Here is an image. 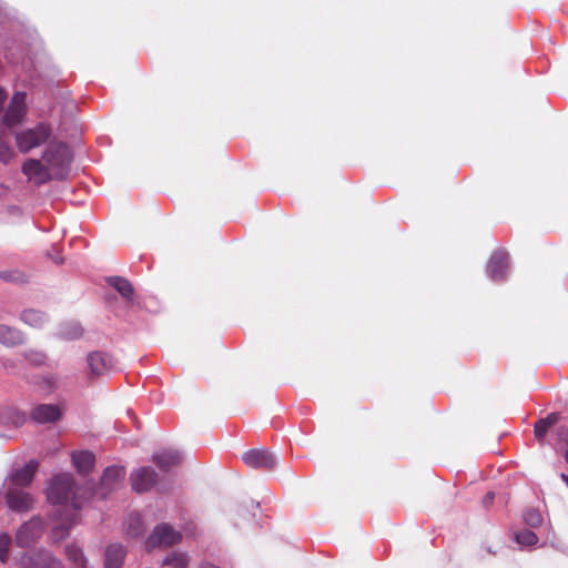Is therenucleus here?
<instances>
[{
	"instance_id": "obj_1",
	"label": "nucleus",
	"mask_w": 568,
	"mask_h": 568,
	"mask_svg": "<svg viewBox=\"0 0 568 568\" xmlns=\"http://www.w3.org/2000/svg\"><path fill=\"white\" fill-rule=\"evenodd\" d=\"M79 490L73 476L68 473L59 474L50 481L47 497L52 505L58 506L51 517V538L55 541L64 539L77 523L78 510L81 507Z\"/></svg>"
},
{
	"instance_id": "obj_2",
	"label": "nucleus",
	"mask_w": 568,
	"mask_h": 568,
	"mask_svg": "<svg viewBox=\"0 0 568 568\" xmlns=\"http://www.w3.org/2000/svg\"><path fill=\"white\" fill-rule=\"evenodd\" d=\"M42 160L48 164L55 180H63L68 176L72 155L65 143L50 141L43 152Z\"/></svg>"
},
{
	"instance_id": "obj_3",
	"label": "nucleus",
	"mask_w": 568,
	"mask_h": 568,
	"mask_svg": "<svg viewBox=\"0 0 568 568\" xmlns=\"http://www.w3.org/2000/svg\"><path fill=\"white\" fill-rule=\"evenodd\" d=\"M52 136L50 125L40 123L34 128L26 129L16 133V144L21 153H28L31 150L47 143Z\"/></svg>"
},
{
	"instance_id": "obj_4",
	"label": "nucleus",
	"mask_w": 568,
	"mask_h": 568,
	"mask_svg": "<svg viewBox=\"0 0 568 568\" xmlns=\"http://www.w3.org/2000/svg\"><path fill=\"white\" fill-rule=\"evenodd\" d=\"M181 540V534L168 524L158 525L146 539L145 546L149 549L155 547H169Z\"/></svg>"
},
{
	"instance_id": "obj_5",
	"label": "nucleus",
	"mask_w": 568,
	"mask_h": 568,
	"mask_svg": "<svg viewBox=\"0 0 568 568\" xmlns=\"http://www.w3.org/2000/svg\"><path fill=\"white\" fill-rule=\"evenodd\" d=\"M22 173L37 185L45 184L54 179L48 164L38 159L27 160L22 165Z\"/></svg>"
},
{
	"instance_id": "obj_6",
	"label": "nucleus",
	"mask_w": 568,
	"mask_h": 568,
	"mask_svg": "<svg viewBox=\"0 0 568 568\" xmlns=\"http://www.w3.org/2000/svg\"><path fill=\"white\" fill-rule=\"evenodd\" d=\"M38 469V462L30 460L23 467L14 469L4 480V488L17 487L24 489L29 486Z\"/></svg>"
},
{
	"instance_id": "obj_7",
	"label": "nucleus",
	"mask_w": 568,
	"mask_h": 568,
	"mask_svg": "<svg viewBox=\"0 0 568 568\" xmlns=\"http://www.w3.org/2000/svg\"><path fill=\"white\" fill-rule=\"evenodd\" d=\"M4 498L8 507L18 513L29 511L34 505L33 496L17 487L6 488Z\"/></svg>"
},
{
	"instance_id": "obj_8",
	"label": "nucleus",
	"mask_w": 568,
	"mask_h": 568,
	"mask_svg": "<svg viewBox=\"0 0 568 568\" xmlns=\"http://www.w3.org/2000/svg\"><path fill=\"white\" fill-rule=\"evenodd\" d=\"M43 532V523L39 517H33L23 524L17 531V542L21 547H28L38 540Z\"/></svg>"
},
{
	"instance_id": "obj_9",
	"label": "nucleus",
	"mask_w": 568,
	"mask_h": 568,
	"mask_svg": "<svg viewBox=\"0 0 568 568\" xmlns=\"http://www.w3.org/2000/svg\"><path fill=\"white\" fill-rule=\"evenodd\" d=\"M243 462L252 468L272 470L276 466L275 456L265 449H251L243 454Z\"/></svg>"
},
{
	"instance_id": "obj_10",
	"label": "nucleus",
	"mask_w": 568,
	"mask_h": 568,
	"mask_svg": "<svg viewBox=\"0 0 568 568\" xmlns=\"http://www.w3.org/2000/svg\"><path fill=\"white\" fill-rule=\"evenodd\" d=\"M487 276L495 282L505 280L508 272V255L504 251H496L491 254L487 267Z\"/></svg>"
},
{
	"instance_id": "obj_11",
	"label": "nucleus",
	"mask_w": 568,
	"mask_h": 568,
	"mask_svg": "<svg viewBox=\"0 0 568 568\" xmlns=\"http://www.w3.org/2000/svg\"><path fill=\"white\" fill-rule=\"evenodd\" d=\"M26 113V93L16 92L11 99L10 105L3 116L7 126L19 124Z\"/></svg>"
},
{
	"instance_id": "obj_12",
	"label": "nucleus",
	"mask_w": 568,
	"mask_h": 568,
	"mask_svg": "<svg viewBox=\"0 0 568 568\" xmlns=\"http://www.w3.org/2000/svg\"><path fill=\"white\" fill-rule=\"evenodd\" d=\"M89 373L92 377L102 376L113 367L112 357L102 352H91L87 356Z\"/></svg>"
},
{
	"instance_id": "obj_13",
	"label": "nucleus",
	"mask_w": 568,
	"mask_h": 568,
	"mask_svg": "<svg viewBox=\"0 0 568 568\" xmlns=\"http://www.w3.org/2000/svg\"><path fill=\"white\" fill-rule=\"evenodd\" d=\"M156 473L151 467H141L134 470L131 476L132 488L138 493L148 491L156 483Z\"/></svg>"
},
{
	"instance_id": "obj_14",
	"label": "nucleus",
	"mask_w": 568,
	"mask_h": 568,
	"mask_svg": "<svg viewBox=\"0 0 568 568\" xmlns=\"http://www.w3.org/2000/svg\"><path fill=\"white\" fill-rule=\"evenodd\" d=\"M125 477V469L120 466L108 467L101 478V489L104 491L103 495L114 490L119 487Z\"/></svg>"
},
{
	"instance_id": "obj_15",
	"label": "nucleus",
	"mask_w": 568,
	"mask_h": 568,
	"mask_svg": "<svg viewBox=\"0 0 568 568\" xmlns=\"http://www.w3.org/2000/svg\"><path fill=\"white\" fill-rule=\"evenodd\" d=\"M60 416V408L53 404L38 405L31 412V418L39 424L55 422Z\"/></svg>"
},
{
	"instance_id": "obj_16",
	"label": "nucleus",
	"mask_w": 568,
	"mask_h": 568,
	"mask_svg": "<svg viewBox=\"0 0 568 568\" xmlns=\"http://www.w3.org/2000/svg\"><path fill=\"white\" fill-rule=\"evenodd\" d=\"M126 549L119 542L110 544L104 552V568H122Z\"/></svg>"
},
{
	"instance_id": "obj_17",
	"label": "nucleus",
	"mask_w": 568,
	"mask_h": 568,
	"mask_svg": "<svg viewBox=\"0 0 568 568\" xmlns=\"http://www.w3.org/2000/svg\"><path fill=\"white\" fill-rule=\"evenodd\" d=\"M71 457L73 466L81 475L89 474L94 467L95 456L89 450L74 452Z\"/></svg>"
},
{
	"instance_id": "obj_18",
	"label": "nucleus",
	"mask_w": 568,
	"mask_h": 568,
	"mask_svg": "<svg viewBox=\"0 0 568 568\" xmlns=\"http://www.w3.org/2000/svg\"><path fill=\"white\" fill-rule=\"evenodd\" d=\"M181 454L174 449H163L153 455V460L162 470H168L181 462Z\"/></svg>"
},
{
	"instance_id": "obj_19",
	"label": "nucleus",
	"mask_w": 568,
	"mask_h": 568,
	"mask_svg": "<svg viewBox=\"0 0 568 568\" xmlns=\"http://www.w3.org/2000/svg\"><path fill=\"white\" fill-rule=\"evenodd\" d=\"M24 335L19 329L0 324V343L8 347L23 344Z\"/></svg>"
},
{
	"instance_id": "obj_20",
	"label": "nucleus",
	"mask_w": 568,
	"mask_h": 568,
	"mask_svg": "<svg viewBox=\"0 0 568 568\" xmlns=\"http://www.w3.org/2000/svg\"><path fill=\"white\" fill-rule=\"evenodd\" d=\"M20 320L34 328H41L48 321L45 313L34 308H28L21 312Z\"/></svg>"
},
{
	"instance_id": "obj_21",
	"label": "nucleus",
	"mask_w": 568,
	"mask_h": 568,
	"mask_svg": "<svg viewBox=\"0 0 568 568\" xmlns=\"http://www.w3.org/2000/svg\"><path fill=\"white\" fill-rule=\"evenodd\" d=\"M82 334H83L82 326L80 325V323L74 322V321L62 323L57 333V335L60 338L65 339V341L78 339L82 336Z\"/></svg>"
},
{
	"instance_id": "obj_22",
	"label": "nucleus",
	"mask_w": 568,
	"mask_h": 568,
	"mask_svg": "<svg viewBox=\"0 0 568 568\" xmlns=\"http://www.w3.org/2000/svg\"><path fill=\"white\" fill-rule=\"evenodd\" d=\"M34 568H63L60 560L54 558L49 551H40L31 558Z\"/></svg>"
},
{
	"instance_id": "obj_23",
	"label": "nucleus",
	"mask_w": 568,
	"mask_h": 568,
	"mask_svg": "<svg viewBox=\"0 0 568 568\" xmlns=\"http://www.w3.org/2000/svg\"><path fill=\"white\" fill-rule=\"evenodd\" d=\"M145 530L144 524L138 514H130L125 521V532L131 538H138Z\"/></svg>"
},
{
	"instance_id": "obj_24",
	"label": "nucleus",
	"mask_w": 568,
	"mask_h": 568,
	"mask_svg": "<svg viewBox=\"0 0 568 568\" xmlns=\"http://www.w3.org/2000/svg\"><path fill=\"white\" fill-rule=\"evenodd\" d=\"M190 558L185 552H171L163 558L161 566L163 568H187Z\"/></svg>"
},
{
	"instance_id": "obj_25",
	"label": "nucleus",
	"mask_w": 568,
	"mask_h": 568,
	"mask_svg": "<svg viewBox=\"0 0 568 568\" xmlns=\"http://www.w3.org/2000/svg\"><path fill=\"white\" fill-rule=\"evenodd\" d=\"M109 284L114 287L123 298L131 300L133 295V287L131 283L120 276H113L108 280Z\"/></svg>"
},
{
	"instance_id": "obj_26",
	"label": "nucleus",
	"mask_w": 568,
	"mask_h": 568,
	"mask_svg": "<svg viewBox=\"0 0 568 568\" xmlns=\"http://www.w3.org/2000/svg\"><path fill=\"white\" fill-rule=\"evenodd\" d=\"M0 418L4 424H9L14 427H19V426L23 425L24 422L27 420L24 413H22L21 410L17 409V408L4 409L1 413Z\"/></svg>"
},
{
	"instance_id": "obj_27",
	"label": "nucleus",
	"mask_w": 568,
	"mask_h": 568,
	"mask_svg": "<svg viewBox=\"0 0 568 568\" xmlns=\"http://www.w3.org/2000/svg\"><path fill=\"white\" fill-rule=\"evenodd\" d=\"M65 555L75 568H87V558L80 547L68 545L65 547Z\"/></svg>"
},
{
	"instance_id": "obj_28",
	"label": "nucleus",
	"mask_w": 568,
	"mask_h": 568,
	"mask_svg": "<svg viewBox=\"0 0 568 568\" xmlns=\"http://www.w3.org/2000/svg\"><path fill=\"white\" fill-rule=\"evenodd\" d=\"M558 415L555 413L549 414L546 418L539 419L535 424L534 434L537 439H542L547 434L548 429L556 424Z\"/></svg>"
},
{
	"instance_id": "obj_29",
	"label": "nucleus",
	"mask_w": 568,
	"mask_h": 568,
	"mask_svg": "<svg viewBox=\"0 0 568 568\" xmlns=\"http://www.w3.org/2000/svg\"><path fill=\"white\" fill-rule=\"evenodd\" d=\"M515 540L521 547H531L535 546L538 541V536L536 532L531 530H521L515 534Z\"/></svg>"
},
{
	"instance_id": "obj_30",
	"label": "nucleus",
	"mask_w": 568,
	"mask_h": 568,
	"mask_svg": "<svg viewBox=\"0 0 568 568\" xmlns=\"http://www.w3.org/2000/svg\"><path fill=\"white\" fill-rule=\"evenodd\" d=\"M23 357L26 361H28L30 364L34 366H42L47 363V354L42 351L37 349H27L23 352Z\"/></svg>"
},
{
	"instance_id": "obj_31",
	"label": "nucleus",
	"mask_w": 568,
	"mask_h": 568,
	"mask_svg": "<svg viewBox=\"0 0 568 568\" xmlns=\"http://www.w3.org/2000/svg\"><path fill=\"white\" fill-rule=\"evenodd\" d=\"M0 277L6 282L11 283H24L27 281L26 274L18 270L3 271L0 273Z\"/></svg>"
},
{
	"instance_id": "obj_32",
	"label": "nucleus",
	"mask_w": 568,
	"mask_h": 568,
	"mask_svg": "<svg viewBox=\"0 0 568 568\" xmlns=\"http://www.w3.org/2000/svg\"><path fill=\"white\" fill-rule=\"evenodd\" d=\"M524 520L531 528H537L542 524V516L536 509H528L524 515Z\"/></svg>"
},
{
	"instance_id": "obj_33",
	"label": "nucleus",
	"mask_w": 568,
	"mask_h": 568,
	"mask_svg": "<svg viewBox=\"0 0 568 568\" xmlns=\"http://www.w3.org/2000/svg\"><path fill=\"white\" fill-rule=\"evenodd\" d=\"M14 151L12 146L3 141H0V163L7 164L13 159Z\"/></svg>"
},
{
	"instance_id": "obj_34",
	"label": "nucleus",
	"mask_w": 568,
	"mask_h": 568,
	"mask_svg": "<svg viewBox=\"0 0 568 568\" xmlns=\"http://www.w3.org/2000/svg\"><path fill=\"white\" fill-rule=\"evenodd\" d=\"M11 539L7 534L0 535V561L6 562Z\"/></svg>"
},
{
	"instance_id": "obj_35",
	"label": "nucleus",
	"mask_w": 568,
	"mask_h": 568,
	"mask_svg": "<svg viewBox=\"0 0 568 568\" xmlns=\"http://www.w3.org/2000/svg\"><path fill=\"white\" fill-rule=\"evenodd\" d=\"M43 382L45 383L44 389L51 392L57 386V377L49 375L43 377Z\"/></svg>"
},
{
	"instance_id": "obj_36",
	"label": "nucleus",
	"mask_w": 568,
	"mask_h": 568,
	"mask_svg": "<svg viewBox=\"0 0 568 568\" xmlns=\"http://www.w3.org/2000/svg\"><path fill=\"white\" fill-rule=\"evenodd\" d=\"M557 435L560 440L568 443V426H560Z\"/></svg>"
},
{
	"instance_id": "obj_37",
	"label": "nucleus",
	"mask_w": 568,
	"mask_h": 568,
	"mask_svg": "<svg viewBox=\"0 0 568 568\" xmlns=\"http://www.w3.org/2000/svg\"><path fill=\"white\" fill-rule=\"evenodd\" d=\"M494 497H495L494 493H488V494L485 496V498H484V503H485L486 505H487V504H489V503H491V501H493V499H494Z\"/></svg>"
},
{
	"instance_id": "obj_38",
	"label": "nucleus",
	"mask_w": 568,
	"mask_h": 568,
	"mask_svg": "<svg viewBox=\"0 0 568 568\" xmlns=\"http://www.w3.org/2000/svg\"><path fill=\"white\" fill-rule=\"evenodd\" d=\"M560 477H561V479L566 483V485H567V487H568V475H566V474L561 473V474H560Z\"/></svg>"
},
{
	"instance_id": "obj_39",
	"label": "nucleus",
	"mask_w": 568,
	"mask_h": 568,
	"mask_svg": "<svg viewBox=\"0 0 568 568\" xmlns=\"http://www.w3.org/2000/svg\"><path fill=\"white\" fill-rule=\"evenodd\" d=\"M565 458H566V462L568 463V449L566 452Z\"/></svg>"
}]
</instances>
